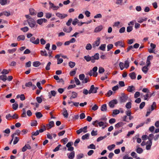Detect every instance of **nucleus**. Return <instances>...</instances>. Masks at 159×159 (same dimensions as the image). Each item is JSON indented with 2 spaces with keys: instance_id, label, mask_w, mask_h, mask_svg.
<instances>
[{
  "instance_id": "nucleus-46",
  "label": "nucleus",
  "mask_w": 159,
  "mask_h": 159,
  "mask_svg": "<svg viewBox=\"0 0 159 159\" xmlns=\"http://www.w3.org/2000/svg\"><path fill=\"white\" fill-rule=\"evenodd\" d=\"M21 30H22L23 32H27L29 28L25 26L23 28H21Z\"/></svg>"
},
{
  "instance_id": "nucleus-1",
  "label": "nucleus",
  "mask_w": 159,
  "mask_h": 159,
  "mask_svg": "<svg viewBox=\"0 0 159 159\" xmlns=\"http://www.w3.org/2000/svg\"><path fill=\"white\" fill-rule=\"evenodd\" d=\"M98 70V67L97 66L94 67L92 70H90L89 72V74L90 76L93 75L94 77H96L98 75V73L97 72V71Z\"/></svg>"
},
{
  "instance_id": "nucleus-59",
  "label": "nucleus",
  "mask_w": 159,
  "mask_h": 159,
  "mask_svg": "<svg viewBox=\"0 0 159 159\" xmlns=\"http://www.w3.org/2000/svg\"><path fill=\"white\" fill-rule=\"evenodd\" d=\"M133 30V27L132 26H129L127 28V31L130 32Z\"/></svg>"
},
{
  "instance_id": "nucleus-3",
  "label": "nucleus",
  "mask_w": 159,
  "mask_h": 159,
  "mask_svg": "<svg viewBox=\"0 0 159 159\" xmlns=\"http://www.w3.org/2000/svg\"><path fill=\"white\" fill-rule=\"evenodd\" d=\"M100 38L99 37H98L96 40L93 43V47L95 48L96 47L98 46L100 43Z\"/></svg>"
},
{
  "instance_id": "nucleus-63",
  "label": "nucleus",
  "mask_w": 159,
  "mask_h": 159,
  "mask_svg": "<svg viewBox=\"0 0 159 159\" xmlns=\"http://www.w3.org/2000/svg\"><path fill=\"white\" fill-rule=\"evenodd\" d=\"M135 41V40L134 39H128V40L127 43L129 44H131L133 43Z\"/></svg>"
},
{
  "instance_id": "nucleus-64",
  "label": "nucleus",
  "mask_w": 159,
  "mask_h": 159,
  "mask_svg": "<svg viewBox=\"0 0 159 159\" xmlns=\"http://www.w3.org/2000/svg\"><path fill=\"white\" fill-rule=\"evenodd\" d=\"M79 22V20L77 19H75L73 21L72 23V24L74 25H75L77 23Z\"/></svg>"
},
{
  "instance_id": "nucleus-10",
  "label": "nucleus",
  "mask_w": 159,
  "mask_h": 159,
  "mask_svg": "<svg viewBox=\"0 0 159 159\" xmlns=\"http://www.w3.org/2000/svg\"><path fill=\"white\" fill-rule=\"evenodd\" d=\"M128 98V97L127 95L123 94L120 98V102H125L127 100Z\"/></svg>"
},
{
  "instance_id": "nucleus-61",
  "label": "nucleus",
  "mask_w": 159,
  "mask_h": 159,
  "mask_svg": "<svg viewBox=\"0 0 159 159\" xmlns=\"http://www.w3.org/2000/svg\"><path fill=\"white\" fill-rule=\"evenodd\" d=\"M37 121L36 120H33L31 124V125L32 126H36L37 125Z\"/></svg>"
},
{
  "instance_id": "nucleus-47",
  "label": "nucleus",
  "mask_w": 159,
  "mask_h": 159,
  "mask_svg": "<svg viewBox=\"0 0 159 159\" xmlns=\"http://www.w3.org/2000/svg\"><path fill=\"white\" fill-rule=\"evenodd\" d=\"M51 63L50 62H49L47 64L46 67L45 69L47 70H50V66Z\"/></svg>"
},
{
  "instance_id": "nucleus-21",
  "label": "nucleus",
  "mask_w": 159,
  "mask_h": 159,
  "mask_svg": "<svg viewBox=\"0 0 159 159\" xmlns=\"http://www.w3.org/2000/svg\"><path fill=\"white\" fill-rule=\"evenodd\" d=\"M25 85L26 87H30V86H32L34 88H36V86L32 84V83L31 82H29L28 83H26Z\"/></svg>"
},
{
  "instance_id": "nucleus-16",
  "label": "nucleus",
  "mask_w": 159,
  "mask_h": 159,
  "mask_svg": "<svg viewBox=\"0 0 159 159\" xmlns=\"http://www.w3.org/2000/svg\"><path fill=\"white\" fill-rule=\"evenodd\" d=\"M103 26L102 25L96 27L94 30L95 32H98L101 31L103 29Z\"/></svg>"
},
{
  "instance_id": "nucleus-62",
  "label": "nucleus",
  "mask_w": 159,
  "mask_h": 159,
  "mask_svg": "<svg viewBox=\"0 0 159 159\" xmlns=\"http://www.w3.org/2000/svg\"><path fill=\"white\" fill-rule=\"evenodd\" d=\"M112 44H109L107 46V51H109L111 49L113 48Z\"/></svg>"
},
{
  "instance_id": "nucleus-7",
  "label": "nucleus",
  "mask_w": 159,
  "mask_h": 159,
  "mask_svg": "<svg viewBox=\"0 0 159 159\" xmlns=\"http://www.w3.org/2000/svg\"><path fill=\"white\" fill-rule=\"evenodd\" d=\"M117 103V101L116 99H114L111 101L109 103V105L111 108H113L115 105Z\"/></svg>"
},
{
  "instance_id": "nucleus-22",
  "label": "nucleus",
  "mask_w": 159,
  "mask_h": 159,
  "mask_svg": "<svg viewBox=\"0 0 159 159\" xmlns=\"http://www.w3.org/2000/svg\"><path fill=\"white\" fill-rule=\"evenodd\" d=\"M20 133L21 131L20 130H16L15 132L11 135V136L12 138H13L14 136L15 135H17L18 136H19L20 135Z\"/></svg>"
},
{
  "instance_id": "nucleus-25",
  "label": "nucleus",
  "mask_w": 159,
  "mask_h": 159,
  "mask_svg": "<svg viewBox=\"0 0 159 159\" xmlns=\"http://www.w3.org/2000/svg\"><path fill=\"white\" fill-rule=\"evenodd\" d=\"M63 114L65 117L67 118L68 116V113L67 110L65 108L63 109Z\"/></svg>"
},
{
  "instance_id": "nucleus-58",
  "label": "nucleus",
  "mask_w": 159,
  "mask_h": 159,
  "mask_svg": "<svg viewBox=\"0 0 159 159\" xmlns=\"http://www.w3.org/2000/svg\"><path fill=\"white\" fill-rule=\"evenodd\" d=\"M22 111L23 112L21 114V117H25L26 116V111L25 108H23L22 109Z\"/></svg>"
},
{
  "instance_id": "nucleus-49",
  "label": "nucleus",
  "mask_w": 159,
  "mask_h": 159,
  "mask_svg": "<svg viewBox=\"0 0 159 159\" xmlns=\"http://www.w3.org/2000/svg\"><path fill=\"white\" fill-rule=\"evenodd\" d=\"M104 69L102 67H100L99 68V73H102L104 72Z\"/></svg>"
},
{
  "instance_id": "nucleus-57",
  "label": "nucleus",
  "mask_w": 159,
  "mask_h": 159,
  "mask_svg": "<svg viewBox=\"0 0 159 159\" xmlns=\"http://www.w3.org/2000/svg\"><path fill=\"white\" fill-rule=\"evenodd\" d=\"M106 136H101L98 137L97 139V141L98 142L102 139H104L106 138Z\"/></svg>"
},
{
  "instance_id": "nucleus-13",
  "label": "nucleus",
  "mask_w": 159,
  "mask_h": 159,
  "mask_svg": "<svg viewBox=\"0 0 159 159\" xmlns=\"http://www.w3.org/2000/svg\"><path fill=\"white\" fill-rule=\"evenodd\" d=\"M54 125V122L53 121H51L49 122L48 124H47L46 127L47 129L48 130L53 127Z\"/></svg>"
},
{
  "instance_id": "nucleus-54",
  "label": "nucleus",
  "mask_w": 159,
  "mask_h": 159,
  "mask_svg": "<svg viewBox=\"0 0 159 159\" xmlns=\"http://www.w3.org/2000/svg\"><path fill=\"white\" fill-rule=\"evenodd\" d=\"M130 50H131L133 51H134L133 50V47L132 45L129 46L128 47L126 51V52H128Z\"/></svg>"
},
{
  "instance_id": "nucleus-35",
  "label": "nucleus",
  "mask_w": 159,
  "mask_h": 159,
  "mask_svg": "<svg viewBox=\"0 0 159 159\" xmlns=\"http://www.w3.org/2000/svg\"><path fill=\"white\" fill-rule=\"evenodd\" d=\"M157 105L156 103L155 102H153L151 106V111H153L154 109H155Z\"/></svg>"
},
{
  "instance_id": "nucleus-12",
  "label": "nucleus",
  "mask_w": 159,
  "mask_h": 159,
  "mask_svg": "<svg viewBox=\"0 0 159 159\" xmlns=\"http://www.w3.org/2000/svg\"><path fill=\"white\" fill-rule=\"evenodd\" d=\"M56 15L57 17L60 18L61 19L64 18L67 16V15L66 14H61L60 13H57L56 14Z\"/></svg>"
},
{
  "instance_id": "nucleus-51",
  "label": "nucleus",
  "mask_w": 159,
  "mask_h": 159,
  "mask_svg": "<svg viewBox=\"0 0 159 159\" xmlns=\"http://www.w3.org/2000/svg\"><path fill=\"white\" fill-rule=\"evenodd\" d=\"M7 2V0H0V3L2 5L6 4Z\"/></svg>"
},
{
  "instance_id": "nucleus-40",
  "label": "nucleus",
  "mask_w": 159,
  "mask_h": 159,
  "mask_svg": "<svg viewBox=\"0 0 159 159\" xmlns=\"http://www.w3.org/2000/svg\"><path fill=\"white\" fill-rule=\"evenodd\" d=\"M129 62L127 60H126L125 61L124 67L127 69L129 66Z\"/></svg>"
},
{
  "instance_id": "nucleus-2",
  "label": "nucleus",
  "mask_w": 159,
  "mask_h": 159,
  "mask_svg": "<svg viewBox=\"0 0 159 159\" xmlns=\"http://www.w3.org/2000/svg\"><path fill=\"white\" fill-rule=\"evenodd\" d=\"M28 22L31 28L34 27L36 23L34 20L32 18H29L28 20Z\"/></svg>"
},
{
  "instance_id": "nucleus-14",
  "label": "nucleus",
  "mask_w": 159,
  "mask_h": 159,
  "mask_svg": "<svg viewBox=\"0 0 159 159\" xmlns=\"http://www.w3.org/2000/svg\"><path fill=\"white\" fill-rule=\"evenodd\" d=\"M135 90V87L133 85L128 86L127 89V91L129 92H132L133 91Z\"/></svg>"
},
{
  "instance_id": "nucleus-56",
  "label": "nucleus",
  "mask_w": 159,
  "mask_h": 159,
  "mask_svg": "<svg viewBox=\"0 0 159 159\" xmlns=\"http://www.w3.org/2000/svg\"><path fill=\"white\" fill-rule=\"evenodd\" d=\"M75 82L77 85H79L80 84V82L79 80L77 78L75 77L74 78Z\"/></svg>"
},
{
  "instance_id": "nucleus-45",
  "label": "nucleus",
  "mask_w": 159,
  "mask_h": 159,
  "mask_svg": "<svg viewBox=\"0 0 159 159\" xmlns=\"http://www.w3.org/2000/svg\"><path fill=\"white\" fill-rule=\"evenodd\" d=\"M3 15L8 16L10 15V11L7 12V11H4L2 12Z\"/></svg>"
},
{
  "instance_id": "nucleus-23",
  "label": "nucleus",
  "mask_w": 159,
  "mask_h": 159,
  "mask_svg": "<svg viewBox=\"0 0 159 159\" xmlns=\"http://www.w3.org/2000/svg\"><path fill=\"white\" fill-rule=\"evenodd\" d=\"M101 110L102 111H106L107 110V107L106 104L102 105L101 108Z\"/></svg>"
},
{
  "instance_id": "nucleus-34",
  "label": "nucleus",
  "mask_w": 159,
  "mask_h": 159,
  "mask_svg": "<svg viewBox=\"0 0 159 159\" xmlns=\"http://www.w3.org/2000/svg\"><path fill=\"white\" fill-rule=\"evenodd\" d=\"M147 20V18H139L138 20V22L140 23H142L144 21H145Z\"/></svg>"
},
{
  "instance_id": "nucleus-44",
  "label": "nucleus",
  "mask_w": 159,
  "mask_h": 159,
  "mask_svg": "<svg viewBox=\"0 0 159 159\" xmlns=\"http://www.w3.org/2000/svg\"><path fill=\"white\" fill-rule=\"evenodd\" d=\"M19 140V137H15L14 140L13 141V144H16Z\"/></svg>"
},
{
  "instance_id": "nucleus-20",
  "label": "nucleus",
  "mask_w": 159,
  "mask_h": 159,
  "mask_svg": "<svg viewBox=\"0 0 159 159\" xmlns=\"http://www.w3.org/2000/svg\"><path fill=\"white\" fill-rule=\"evenodd\" d=\"M84 58L86 61H87L89 62L91 61L92 62V57H90L89 55H88L87 56H84Z\"/></svg>"
},
{
  "instance_id": "nucleus-28",
  "label": "nucleus",
  "mask_w": 159,
  "mask_h": 159,
  "mask_svg": "<svg viewBox=\"0 0 159 159\" xmlns=\"http://www.w3.org/2000/svg\"><path fill=\"white\" fill-rule=\"evenodd\" d=\"M72 93V95L71 97H70V99H72L73 98H75L77 97V93L75 92H73Z\"/></svg>"
},
{
  "instance_id": "nucleus-4",
  "label": "nucleus",
  "mask_w": 159,
  "mask_h": 159,
  "mask_svg": "<svg viewBox=\"0 0 159 159\" xmlns=\"http://www.w3.org/2000/svg\"><path fill=\"white\" fill-rule=\"evenodd\" d=\"M35 38L34 37H31L30 39V41L35 44H38L39 43V38H37L35 40Z\"/></svg>"
},
{
  "instance_id": "nucleus-41",
  "label": "nucleus",
  "mask_w": 159,
  "mask_h": 159,
  "mask_svg": "<svg viewBox=\"0 0 159 159\" xmlns=\"http://www.w3.org/2000/svg\"><path fill=\"white\" fill-rule=\"evenodd\" d=\"M40 53L41 55L42 56L46 57L48 55L47 53V52L45 50H44V51H40Z\"/></svg>"
},
{
  "instance_id": "nucleus-17",
  "label": "nucleus",
  "mask_w": 159,
  "mask_h": 159,
  "mask_svg": "<svg viewBox=\"0 0 159 159\" xmlns=\"http://www.w3.org/2000/svg\"><path fill=\"white\" fill-rule=\"evenodd\" d=\"M72 30V28L70 26L68 28H67L66 27H65L63 29V31L66 33H70Z\"/></svg>"
},
{
  "instance_id": "nucleus-43",
  "label": "nucleus",
  "mask_w": 159,
  "mask_h": 159,
  "mask_svg": "<svg viewBox=\"0 0 159 159\" xmlns=\"http://www.w3.org/2000/svg\"><path fill=\"white\" fill-rule=\"evenodd\" d=\"M16 48H14L11 49H9L8 50V52L9 53H12L16 51Z\"/></svg>"
},
{
  "instance_id": "nucleus-18",
  "label": "nucleus",
  "mask_w": 159,
  "mask_h": 159,
  "mask_svg": "<svg viewBox=\"0 0 159 159\" xmlns=\"http://www.w3.org/2000/svg\"><path fill=\"white\" fill-rule=\"evenodd\" d=\"M30 13V15L32 16L35 15L37 14V12L35 10L32 8H30L29 9Z\"/></svg>"
},
{
  "instance_id": "nucleus-39",
  "label": "nucleus",
  "mask_w": 159,
  "mask_h": 159,
  "mask_svg": "<svg viewBox=\"0 0 159 159\" xmlns=\"http://www.w3.org/2000/svg\"><path fill=\"white\" fill-rule=\"evenodd\" d=\"M123 123L122 122H119L116 124L115 126L116 128H119L120 127H121L123 126Z\"/></svg>"
},
{
  "instance_id": "nucleus-36",
  "label": "nucleus",
  "mask_w": 159,
  "mask_h": 159,
  "mask_svg": "<svg viewBox=\"0 0 159 159\" xmlns=\"http://www.w3.org/2000/svg\"><path fill=\"white\" fill-rule=\"evenodd\" d=\"M0 79L3 81H5L7 80V77L6 75H2L0 76Z\"/></svg>"
},
{
  "instance_id": "nucleus-60",
  "label": "nucleus",
  "mask_w": 159,
  "mask_h": 159,
  "mask_svg": "<svg viewBox=\"0 0 159 159\" xmlns=\"http://www.w3.org/2000/svg\"><path fill=\"white\" fill-rule=\"evenodd\" d=\"M61 142L63 143L64 144H65L68 141V139L67 138H65L61 140Z\"/></svg>"
},
{
  "instance_id": "nucleus-42",
  "label": "nucleus",
  "mask_w": 159,
  "mask_h": 159,
  "mask_svg": "<svg viewBox=\"0 0 159 159\" xmlns=\"http://www.w3.org/2000/svg\"><path fill=\"white\" fill-rule=\"evenodd\" d=\"M121 70H122L124 68V63L122 62H120L119 64Z\"/></svg>"
},
{
  "instance_id": "nucleus-6",
  "label": "nucleus",
  "mask_w": 159,
  "mask_h": 159,
  "mask_svg": "<svg viewBox=\"0 0 159 159\" xmlns=\"http://www.w3.org/2000/svg\"><path fill=\"white\" fill-rule=\"evenodd\" d=\"M115 45L116 47L120 46L124 48L125 46L124 41L122 40H120L116 42L115 43Z\"/></svg>"
},
{
  "instance_id": "nucleus-15",
  "label": "nucleus",
  "mask_w": 159,
  "mask_h": 159,
  "mask_svg": "<svg viewBox=\"0 0 159 159\" xmlns=\"http://www.w3.org/2000/svg\"><path fill=\"white\" fill-rule=\"evenodd\" d=\"M67 155L68 156L69 159H73L75 157V152L74 151H73L71 153H68Z\"/></svg>"
},
{
  "instance_id": "nucleus-19",
  "label": "nucleus",
  "mask_w": 159,
  "mask_h": 159,
  "mask_svg": "<svg viewBox=\"0 0 159 159\" xmlns=\"http://www.w3.org/2000/svg\"><path fill=\"white\" fill-rule=\"evenodd\" d=\"M129 75L131 79L132 80L135 79L136 78V75L134 72L130 73L129 74Z\"/></svg>"
},
{
  "instance_id": "nucleus-52",
  "label": "nucleus",
  "mask_w": 159,
  "mask_h": 159,
  "mask_svg": "<svg viewBox=\"0 0 159 159\" xmlns=\"http://www.w3.org/2000/svg\"><path fill=\"white\" fill-rule=\"evenodd\" d=\"M125 107L126 108L128 109H129L131 107V103L129 102L127 103L126 104Z\"/></svg>"
},
{
  "instance_id": "nucleus-26",
  "label": "nucleus",
  "mask_w": 159,
  "mask_h": 159,
  "mask_svg": "<svg viewBox=\"0 0 159 159\" xmlns=\"http://www.w3.org/2000/svg\"><path fill=\"white\" fill-rule=\"evenodd\" d=\"M41 64V63L39 61L34 62L33 63V66L35 67H38Z\"/></svg>"
},
{
  "instance_id": "nucleus-9",
  "label": "nucleus",
  "mask_w": 159,
  "mask_h": 159,
  "mask_svg": "<svg viewBox=\"0 0 159 159\" xmlns=\"http://www.w3.org/2000/svg\"><path fill=\"white\" fill-rule=\"evenodd\" d=\"M49 3L50 5V8H52L53 10H57L59 8V6H55L51 2H49Z\"/></svg>"
},
{
  "instance_id": "nucleus-27",
  "label": "nucleus",
  "mask_w": 159,
  "mask_h": 159,
  "mask_svg": "<svg viewBox=\"0 0 159 159\" xmlns=\"http://www.w3.org/2000/svg\"><path fill=\"white\" fill-rule=\"evenodd\" d=\"M35 115L38 119H40L43 116V115L40 112H36Z\"/></svg>"
},
{
  "instance_id": "nucleus-37",
  "label": "nucleus",
  "mask_w": 159,
  "mask_h": 159,
  "mask_svg": "<svg viewBox=\"0 0 159 159\" xmlns=\"http://www.w3.org/2000/svg\"><path fill=\"white\" fill-rule=\"evenodd\" d=\"M85 48L87 50H90L92 48V45L90 43H88L87 44Z\"/></svg>"
},
{
  "instance_id": "nucleus-5",
  "label": "nucleus",
  "mask_w": 159,
  "mask_h": 159,
  "mask_svg": "<svg viewBox=\"0 0 159 159\" xmlns=\"http://www.w3.org/2000/svg\"><path fill=\"white\" fill-rule=\"evenodd\" d=\"M98 89V88H95L93 85H92L89 89V94L91 93H96L97 92V90Z\"/></svg>"
},
{
  "instance_id": "nucleus-8",
  "label": "nucleus",
  "mask_w": 159,
  "mask_h": 159,
  "mask_svg": "<svg viewBox=\"0 0 159 159\" xmlns=\"http://www.w3.org/2000/svg\"><path fill=\"white\" fill-rule=\"evenodd\" d=\"M92 62L94 63L95 62V60H98L99 58V54L98 53H96L94 54L93 56H92Z\"/></svg>"
},
{
  "instance_id": "nucleus-11",
  "label": "nucleus",
  "mask_w": 159,
  "mask_h": 159,
  "mask_svg": "<svg viewBox=\"0 0 159 159\" xmlns=\"http://www.w3.org/2000/svg\"><path fill=\"white\" fill-rule=\"evenodd\" d=\"M98 124L100 127L102 126V129H103L107 126V123L106 122L100 121L98 122Z\"/></svg>"
},
{
  "instance_id": "nucleus-29",
  "label": "nucleus",
  "mask_w": 159,
  "mask_h": 159,
  "mask_svg": "<svg viewBox=\"0 0 159 159\" xmlns=\"http://www.w3.org/2000/svg\"><path fill=\"white\" fill-rule=\"evenodd\" d=\"M106 47V44H102L101 45V46L99 47V48L100 50L104 51L105 50V48Z\"/></svg>"
},
{
  "instance_id": "nucleus-33",
  "label": "nucleus",
  "mask_w": 159,
  "mask_h": 159,
  "mask_svg": "<svg viewBox=\"0 0 159 159\" xmlns=\"http://www.w3.org/2000/svg\"><path fill=\"white\" fill-rule=\"evenodd\" d=\"M89 134H86L82 136V139L83 140L88 139H89Z\"/></svg>"
},
{
  "instance_id": "nucleus-31",
  "label": "nucleus",
  "mask_w": 159,
  "mask_h": 159,
  "mask_svg": "<svg viewBox=\"0 0 159 159\" xmlns=\"http://www.w3.org/2000/svg\"><path fill=\"white\" fill-rule=\"evenodd\" d=\"M25 37L24 35H20L19 36L17 37V39L18 41H20L21 40H23L25 39Z\"/></svg>"
},
{
  "instance_id": "nucleus-38",
  "label": "nucleus",
  "mask_w": 159,
  "mask_h": 159,
  "mask_svg": "<svg viewBox=\"0 0 159 159\" xmlns=\"http://www.w3.org/2000/svg\"><path fill=\"white\" fill-rule=\"evenodd\" d=\"M115 145L114 144L109 145L107 147V149L110 151L111 150L115 148Z\"/></svg>"
},
{
  "instance_id": "nucleus-53",
  "label": "nucleus",
  "mask_w": 159,
  "mask_h": 159,
  "mask_svg": "<svg viewBox=\"0 0 159 159\" xmlns=\"http://www.w3.org/2000/svg\"><path fill=\"white\" fill-rule=\"evenodd\" d=\"M88 148L95 149L96 147L93 144H90L89 146H88Z\"/></svg>"
},
{
  "instance_id": "nucleus-48",
  "label": "nucleus",
  "mask_w": 159,
  "mask_h": 159,
  "mask_svg": "<svg viewBox=\"0 0 159 159\" xmlns=\"http://www.w3.org/2000/svg\"><path fill=\"white\" fill-rule=\"evenodd\" d=\"M143 151V150L141 148H138L136 149V152L138 153H141Z\"/></svg>"
},
{
  "instance_id": "nucleus-24",
  "label": "nucleus",
  "mask_w": 159,
  "mask_h": 159,
  "mask_svg": "<svg viewBox=\"0 0 159 159\" xmlns=\"http://www.w3.org/2000/svg\"><path fill=\"white\" fill-rule=\"evenodd\" d=\"M16 98H20V100L22 101H23L25 99V97L23 94H21V95H17L16 96Z\"/></svg>"
},
{
  "instance_id": "nucleus-32",
  "label": "nucleus",
  "mask_w": 159,
  "mask_h": 159,
  "mask_svg": "<svg viewBox=\"0 0 159 159\" xmlns=\"http://www.w3.org/2000/svg\"><path fill=\"white\" fill-rule=\"evenodd\" d=\"M75 62L70 61L69 62V66L71 68H73L75 66Z\"/></svg>"
},
{
  "instance_id": "nucleus-55",
  "label": "nucleus",
  "mask_w": 159,
  "mask_h": 159,
  "mask_svg": "<svg viewBox=\"0 0 159 159\" xmlns=\"http://www.w3.org/2000/svg\"><path fill=\"white\" fill-rule=\"evenodd\" d=\"M98 106L96 104H95L92 108V110L95 111L97 110L98 109Z\"/></svg>"
},
{
  "instance_id": "nucleus-50",
  "label": "nucleus",
  "mask_w": 159,
  "mask_h": 159,
  "mask_svg": "<svg viewBox=\"0 0 159 159\" xmlns=\"http://www.w3.org/2000/svg\"><path fill=\"white\" fill-rule=\"evenodd\" d=\"M18 105L17 103H15L12 104V108L14 110H16L18 107Z\"/></svg>"
},
{
  "instance_id": "nucleus-30",
  "label": "nucleus",
  "mask_w": 159,
  "mask_h": 159,
  "mask_svg": "<svg viewBox=\"0 0 159 159\" xmlns=\"http://www.w3.org/2000/svg\"><path fill=\"white\" fill-rule=\"evenodd\" d=\"M148 66H145L143 67L142 69V71L145 74L147 73L148 70Z\"/></svg>"
}]
</instances>
